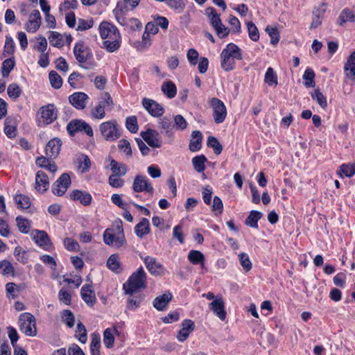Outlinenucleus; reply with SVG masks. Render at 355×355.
Here are the masks:
<instances>
[{
	"label": "nucleus",
	"instance_id": "26",
	"mask_svg": "<svg viewBox=\"0 0 355 355\" xmlns=\"http://www.w3.org/2000/svg\"><path fill=\"white\" fill-rule=\"evenodd\" d=\"M70 197L72 200L78 201L85 206L89 205L92 199L89 193L78 189L71 191Z\"/></svg>",
	"mask_w": 355,
	"mask_h": 355
},
{
	"label": "nucleus",
	"instance_id": "33",
	"mask_svg": "<svg viewBox=\"0 0 355 355\" xmlns=\"http://www.w3.org/2000/svg\"><path fill=\"white\" fill-rule=\"evenodd\" d=\"M263 214L260 211H251L245 219V223L250 227L258 228V221L261 218Z\"/></svg>",
	"mask_w": 355,
	"mask_h": 355
},
{
	"label": "nucleus",
	"instance_id": "28",
	"mask_svg": "<svg viewBox=\"0 0 355 355\" xmlns=\"http://www.w3.org/2000/svg\"><path fill=\"white\" fill-rule=\"evenodd\" d=\"M171 300V293L169 292L165 293L154 300L153 306L158 311H163Z\"/></svg>",
	"mask_w": 355,
	"mask_h": 355
},
{
	"label": "nucleus",
	"instance_id": "6",
	"mask_svg": "<svg viewBox=\"0 0 355 355\" xmlns=\"http://www.w3.org/2000/svg\"><path fill=\"white\" fill-rule=\"evenodd\" d=\"M73 54L76 60L80 63V67L85 69L93 68L92 63H87V61L92 56L91 49L83 42L76 43L73 48Z\"/></svg>",
	"mask_w": 355,
	"mask_h": 355
},
{
	"label": "nucleus",
	"instance_id": "7",
	"mask_svg": "<svg viewBox=\"0 0 355 355\" xmlns=\"http://www.w3.org/2000/svg\"><path fill=\"white\" fill-rule=\"evenodd\" d=\"M205 13L211 26L216 31L217 35L220 38L227 37L230 31L223 24L220 15L216 12V10L213 7H208L205 10Z\"/></svg>",
	"mask_w": 355,
	"mask_h": 355
},
{
	"label": "nucleus",
	"instance_id": "64",
	"mask_svg": "<svg viewBox=\"0 0 355 355\" xmlns=\"http://www.w3.org/2000/svg\"><path fill=\"white\" fill-rule=\"evenodd\" d=\"M94 26V20L90 19L85 20L84 19H79L78 22L77 31H86L91 28Z\"/></svg>",
	"mask_w": 355,
	"mask_h": 355
},
{
	"label": "nucleus",
	"instance_id": "60",
	"mask_svg": "<svg viewBox=\"0 0 355 355\" xmlns=\"http://www.w3.org/2000/svg\"><path fill=\"white\" fill-rule=\"evenodd\" d=\"M63 243L65 248L69 251L77 252L80 248L78 243L71 238H65Z\"/></svg>",
	"mask_w": 355,
	"mask_h": 355
},
{
	"label": "nucleus",
	"instance_id": "62",
	"mask_svg": "<svg viewBox=\"0 0 355 355\" xmlns=\"http://www.w3.org/2000/svg\"><path fill=\"white\" fill-rule=\"evenodd\" d=\"M77 0H65L59 8L60 12L67 11L70 9L75 10L78 8Z\"/></svg>",
	"mask_w": 355,
	"mask_h": 355
},
{
	"label": "nucleus",
	"instance_id": "45",
	"mask_svg": "<svg viewBox=\"0 0 355 355\" xmlns=\"http://www.w3.org/2000/svg\"><path fill=\"white\" fill-rule=\"evenodd\" d=\"M4 132L6 136L10 139L15 137L17 135V129L15 125L12 124V120L6 119L4 123Z\"/></svg>",
	"mask_w": 355,
	"mask_h": 355
},
{
	"label": "nucleus",
	"instance_id": "29",
	"mask_svg": "<svg viewBox=\"0 0 355 355\" xmlns=\"http://www.w3.org/2000/svg\"><path fill=\"white\" fill-rule=\"evenodd\" d=\"M150 230L149 221L146 218H143L135 227V232L139 238H143L145 235L148 234Z\"/></svg>",
	"mask_w": 355,
	"mask_h": 355
},
{
	"label": "nucleus",
	"instance_id": "44",
	"mask_svg": "<svg viewBox=\"0 0 355 355\" xmlns=\"http://www.w3.org/2000/svg\"><path fill=\"white\" fill-rule=\"evenodd\" d=\"M264 81L268 85H277V76L272 67H269L265 74Z\"/></svg>",
	"mask_w": 355,
	"mask_h": 355
},
{
	"label": "nucleus",
	"instance_id": "51",
	"mask_svg": "<svg viewBox=\"0 0 355 355\" xmlns=\"http://www.w3.org/2000/svg\"><path fill=\"white\" fill-rule=\"evenodd\" d=\"M76 337L82 343H85L87 341V331L85 325L80 322L77 324Z\"/></svg>",
	"mask_w": 355,
	"mask_h": 355
},
{
	"label": "nucleus",
	"instance_id": "3",
	"mask_svg": "<svg viewBox=\"0 0 355 355\" xmlns=\"http://www.w3.org/2000/svg\"><path fill=\"white\" fill-rule=\"evenodd\" d=\"M103 241L106 245L113 246L117 249L125 248L127 241L122 225H117L116 230L114 228L106 229L103 233Z\"/></svg>",
	"mask_w": 355,
	"mask_h": 355
},
{
	"label": "nucleus",
	"instance_id": "4",
	"mask_svg": "<svg viewBox=\"0 0 355 355\" xmlns=\"http://www.w3.org/2000/svg\"><path fill=\"white\" fill-rule=\"evenodd\" d=\"M146 273L143 268H138L123 284V290L126 294L132 295L139 289L146 288Z\"/></svg>",
	"mask_w": 355,
	"mask_h": 355
},
{
	"label": "nucleus",
	"instance_id": "24",
	"mask_svg": "<svg viewBox=\"0 0 355 355\" xmlns=\"http://www.w3.org/2000/svg\"><path fill=\"white\" fill-rule=\"evenodd\" d=\"M145 264L148 271L154 275H162L164 274L162 265L151 257H146L144 259Z\"/></svg>",
	"mask_w": 355,
	"mask_h": 355
},
{
	"label": "nucleus",
	"instance_id": "40",
	"mask_svg": "<svg viewBox=\"0 0 355 355\" xmlns=\"http://www.w3.org/2000/svg\"><path fill=\"white\" fill-rule=\"evenodd\" d=\"M337 174L340 177H343V174L349 178L353 176L355 174V164H342L340 166V169L337 171Z\"/></svg>",
	"mask_w": 355,
	"mask_h": 355
},
{
	"label": "nucleus",
	"instance_id": "49",
	"mask_svg": "<svg viewBox=\"0 0 355 355\" xmlns=\"http://www.w3.org/2000/svg\"><path fill=\"white\" fill-rule=\"evenodd\" d=\"M15 200L19 208L28 209L31 206V200L28 196L18 194L15 197Z\"/></svg>",
	"mask_w": 355,
	"mask_h": 355
},
{
	"label": "nucleus",
	"instance_id": "20",
	"mask_svg": "<svg viewBox=\"0 0 355 355\" xmlns=\"http://www.w3.org/2000/svg\"><path fill=\"white\" fill-rule=\"evenodd\" d=\"M210 309L221 320H224L226 318V312L225 311V302L222 297L217 296L209 304Z\"/></svg>",
	"mask_w": 355,
	"mask_h": 355
},
{
	"label": "nucleus",
	"instance_id": "1",
	"mask_svg": "<svg viewBox=\"0 0 355 355\" xmlns=\"http://www.w3.org/2000/svg\"><path fill=\"white\" fill-rule=\"evenodd\" d=\"M99 32L101 38L104 40L103 46L108 52L112 53L119 49L121 35L116 26L109 22L103 21L99 26Z\"/></svg>",
	"mask_w": 355,
	"mask_h": 355
},
{
	"label": "nucleus",
	"instance_id": "50",
	"mask_svg": "<svg viewBox=\"0 0 355 355\" xmlns=\"http://www.w3.org/2000/svg\"><path fill=\"white\" fill-rule=\"evenodd\" d=\"M49 81L53 87L59 89L62 87V80L60 76L55 71H51L49 75Z\"/></svg>",
	"mask_w": 355,
	"mask_h": 355
},
{
	"label": "nucleus",
	"instance_id": "19",
	"mask_svg": "<svg viewBox=\"0 0 355 355\" xmlns=\"http://www.w3.org/2000/svg\"><path fill=\"white\" fill-rule=\"evenodd\" d=\"M62 142L59 138L51 139L46 144L45 151L46 156L50 159H54L58 156Z\"/></svg>",
	"mask_w": 355,
	"mask_h": 355
},
{
	"label": "nucleus",
	"instance_id": "57",
	"mask_svg": "<svg viewBox=\"0 0 355 355\" xmlns=\"http://www.w3.org/2000/svg\"><path fill=\"white\" fill-rule=\"evenodd\" d=\"M91 167V161L87 155H82L80 158L78 168L82 173L87 172Z\"/></svg>",
	"mask_w": 355,
	"mask_h": 355
},
{
	"label": "nucleus",
	"instance_id": "41",
	"mask_svg": "<svg viewBox=\"0 0 355 355\" xmlns=\"http://www.w3.org/2000/svg\"><path fill=\"white\" fill-rule=\"evenodd\" d=\"M49 33V40L52 46L60 48L64 45L61 34L55 31H50Z\"/></svg>",
	"mask_w": 355,
	"mask_h": 355
},
{
	"label": "nucleus",
	"instance_id": "43",
	"mask_svg": "<svg viewBox=\"0 0 355 355\" xmlns=\"http://www.w3.org/2000/svg\"><path fill=\"white\" fill-rule=\"evenodd\" d=\"M15 62L14 59L8 58L5 60L2 63L1 67V75L3 77H8L10 73V71L15 67Z\"/></svg>",
	"mask_w": 355,
	"mask_h": 355
},
{
	"label": "nucleus",
	"instance_id": "5",
	"mask_svg": "<svg viewBox=\"0 0 355 355\" xmlns=\"http://www.w3.org/2000/svg\"><path fill=\"white\" fill-rule=\"evenodd\" d=\"M114 103L110 94L107 92L103 94L98 104L91 109V116L93 119L101 120L105 116V110H111Z\"/></svg>",
	"mask_w": 355,
	"mask_h": 355
},
{
	"label": "nucleus",
	"instance_id": "11",
	"mask_svg": "<svg viewBox=\"0 0 355 355\" xmlns=\"http://www.w3.org/2000/svg\"><path fill=\"white\" fill-rule=\"evenodd\" d=\"M140 0H123L118 2L114 13L119 22H124V15L129 10H134L139 3Z\"/></svg>",
	"mask_w": 355,
	"mask_h": 355
},
{
	"label": "nucleus",
	"instance_id": "38",
	"mask_svg": "<svg viewBox=\"0 0 355 355\" xmlns=\"http://www.w3.org/2000/svg\"><path fill=\"white\" fill-rule=\"evenodd\" d=\"M114 332L117 333L118 331L116 329H106L103 333V343L107 348H110L113 346L114 342Z\"/></svg>",
	"mask_w": 355,
	"mask_h": 355
},
{
	"label": "nucleus",
	"instance_id": "31",
	"mask_svg": "<svg viewBox=\"0 0 355 355\" xmlns=\"http://www.w3.org/2000/svg\"><path fill=\"white\" fill-rule=\"evenodd\" d=\"M347 21H355V15L349 8H345L341 11L338 19V24L342 26Z\"/></svg>",
	"mask_w": 355,
	"mask_h": 355
},
{
	"label": "nucleus",
	"instance_id": "55",
	"mask_svg": "<svg viewBox=\"0 0 355 355\" xmlns=\"http://www.w3.org/2000/svg\"><path fill=\"white\" fill-rule=\"evenodd\" d=\"M125 126L130 132H137L139 129L137 117L135 116L128 117L125 121Z\"/></svg>",
	"mask_w": 355,
	"mask_h": 355
},
{
	"label": "nucleus",
	"instance_id": "22",
	"mask_svg": "<svg viewBox=\"0 0 355 355\" xmlns=\"http://www.w3.org/2000/svg\"><path fill=\"white\" fill-rule=\"evenodd\" d=\"M33 241L44 249H48L51 243L47 233L42 230H35L31 233Z\"/></svg>",
	"mask_w": 355,
	"mask_h": 355
},
{
	"label": "nucleus",
	"instance_id": "23",
	"mask_svg": "<svg viewBox=\"0 0 355 355\" xmlns=\"http://www.w3.org/2000/svg\"><path fill=\"white\" fill-rule=\"evenodd\" d=\"M194 322L191 320H184L182 322V329L179 331L177 338L180 342L186 340L189 334L194 330Z\"/></svg>",
	"mask_w": 355,
	"mask_h": 355
},
{
	"label": "nucleus",
	"instance_id": "10",
	"mask_svg": "<svg viewBox=\"0 0 355 355\" xmlns=\"http://www.w3.org/2000/svg\"><path fill=\"white\" fill-rule=\"evenodd\" d=\"M67 130L70 136H74L76 132H84L89 137H93L92 128L86 121L81 119H73L67 125Z\"/></svg>",
	"mask_w": 355,
	"mask_h": 355
},
{
	"label": "nucleus",
	"instance_id": "9",
	"mask_svg": "<svg viewBox=\"0 0 355 355\" xmlns=\"http://www.w3.org/2000/svg\"><path fill=\"white\" fill-rule=\"evenodd\" d=\"M118 124L115 120L102 123L99 130L103 138L107 141H115L121 136L118 130Z\"/></svg>",
	"mask_w": 355,
	"mask_h": 355
},
{
	"label": "nucleus",
	"instance_id": "16",
	"mask_svg": "<svg viewBox=\"0 0 355 355\" xmlns=\"http://www.w3.org/2000/svg\"><path fill=\"white\" fill-rule=\"evenodd\" d=\"M132 189L135 192L139 193L146 191L147 193H153V187L148 182L145 176L137 175L133 181Z\"/></svg>",
	"mask_w": 355,
	"mask_h": 355
},
{
	"label": "nucleus",
	"instance_id": "42",
	"mask_svg": "<svg viewBox=\"0 0 355 355\" xmlns=\"http://www.w3.org/2000/svg\"><path fill=\"white\" fill-rule=\"evenodd\" d=\"M311 96L313 100L317 101L322 108H326L327 107V98L319 89H315L311 92Z\"/></svg>",
	"mask_w": 355,
	"mask_h": 355
},
{
	"label": "nucleus",
	"instance_id": "56",
	"mask_svg": "<svg viewBox=\"0 0 355 355\" xmlns=\"http://www.w3.org/2000/svg\"><path fill=\"white\" fill-rule=\"evenodd\" d=\"M0 270L1 272L3 275L14 274V267L12 266V263L7 260H3L0 261Z\"/></svg>",
	"mask_w": 355,
	"mask_h": 355
},
{
	"label": "nucleus",
	"instance_id": "59",
	"mask_svg": "<svg viewBox=\"0 0 355 355\" xmlns=\"http://www.w3.org/2000/svg\"><path fill=\"white\" fill-rule=\"evenodd\" d=\"M266 31L268 33L270 37V42L272 44H276L279 40V32L277 28H271L268 26L266 28Z\"/></svg>",
	"mask_w": 355,
	"mask_h": 355
},
{
	"label": "nucleus",
	"instance_id": "58",
	"mask_svg": "<svg viewBox=\"0 0 355 355\" xmlns=\"http://www.w3.org/2000/svg\"><path fill=\"white\" fill-rule=\"evenodd\" d=\"M239 261L243 269L246 272H248L252 268V263L250 260L249 256L245 253L242 252L239 255Z\"/></svg>",
	"mask_w": 355,
	"mask_h": 355
},
{
	"label": "nucleus",
	"instance_id": "46",
	"mask_svg": "<svg viewBox=\"0 0 355 355\" xmlns=\"http://www.w3.org/2000/svg\"><path fill=\"white\" fill-rule=\"evenodd\" d=\"M107 266L109 269L115 272H119L121 269L118 257L116 254H112L107 261Z\"/></svg>",
	"mask_w": 355,
	"mask_h": 355
},
{
	"label": "nucleus",
	"instance_id": "63",
	"mask_svg": "<svg viewBox=\"0 0 355 355\" xmlns=\"http://www.w3.org/2000/svg\"><path fill=\"white\" fill-rule=\"evenodd\" d=\"M15 51V43L13 39L10 36L6 37V42L4 45V54L8 55H12Z\"/></svg>",
	"mask_w": 355,
	"mask_h": 355
},
{
	"label": "nucleus",
	"instance_id": "25",
	"mask_svg": "<svg viewBox=\"0 0 355 355\" xmlns=\"http://www.w3.org/2000/svg\"><path fill=\"white\" fill-rule=\"evenodd\" d=\"M49 187V178L42 171H39L35 176V189L39 192H45Z\"/></svg>",
	"mask_w": 355,
	"mask_h": 355
},
{
	"label": "nucleus",
	"instance_id": "8",
	"mask_svg": "<svg viewBox=\"0 0 355 355\" xmlns=\"http://www.w3.org/2000/svg\"><path fill=\"white\" fill-rule=\"evenodd\" d=\"M19 329L28 336L37 334L36 322L34 316L29 313H23L19 318Z\"/></svg>",
	"mask_w": 355,
	"mask_h": 355
},
{
	"label": "nucleus",
	"instance_id": "13",
	"mask_svg": "<svg viewBox=\"0 0 355 355\" xmlns=\"http://www.w3.org/2000/svg\"><path fill=\"white\" fill-rule=\"evenodd\" d=\"M70 184V176L67 173H63L53 183L52 186V192L58 196H62L65 193Z\"/></svg>",
	"mask_w": 355,
	"mask_h": 355
},
{
	"label": "nucleus",
	"instance_id": "27",
	"mask_svg": "<svg viewBox=\"0 0 355 355\" xmlns=\"http://www.w3.org/2000/svg\"><path fill=\"white\" fill-rule=\"evenodd\" d=\"M80 294L87 304L92 306L96 303V298L92 289V284L84 285L81 288Z\"/></svg>",
	"mask_w": 355,
	"mask_h": 355
},
{
	"label": "nucleus",
	"instance_id": "12",
	"mask_svg": "<svg viewBox=\"0 0 355 355\" xmlns=\"http://www.w3.org/2000/svg\"><path fill=\"white\" fill-rule=\"evenodd\" d=\"M210 105L213 109V117L216 123H223L227 116V110L222 101L217 98H211Z\"/></svg>",
	"mask_w": 355,
	"mask_h": 355
},
{
	"label": "nucleus",
	"instance_id": "17",
	"mask_svg": "<svg viewBox=\"0 0 355 355\" xmlns=\"http://www.w3.org/2000/svg\"><path fill=\"white\" fill-rule=\"evenodd\" d=\"M142 105L148 113L155 117L162 116L164 112L163 107L152 99L144 98L142 100Z\"/></svg>",
	"mask_w": 355,
	"mask_h": 355
},
{
	"label": "nucleus",
	"instance_id": "30",
	"mask_svg": "<svg viewBox=\"0 0 355 355\" xmlns=\"http://www.w3.org/2000/svg\"><path fill=\"white\" fill-rule=\"evenodd\" d=\"M192 139L189 143V150L191 152H196L201 148V142L202 139V134L200 131L195 130L192 132Z\"/></svg>",
	"mask_w": 355,
	"mask_h": 355
},
{
	"label": "nucleus",
	"instance_id": "47",
	"mask_svg": "<svg viewBox=\"0 0 355 355\" xmlns=\"http://www.w3.org/2000/svg\"><path fill=\"white\" fill-rule=\"evenodd\" d=\"M207 146L213 148L216 155H220L223 150V146L218 140L214 136H209L207 139Z\"/></svg>",
	"mask_w": 355,
	"mask_h": 355
},
{
	"label": "nucleus",
	"instance_id": "61",
	"mask_svg": "<svg viewBox=\"0 0 355 355\" xmlns=\"http://www.w3.org/2000/svg\"><path fill=\"white\" fill-rule=\"evenodd\" d=\"M14 255L17 259L22 263H26L28 260L27 252L24 250L20 246H17L14 250Z\"/></svg>",
	"mask_w": 355,
	"mask_h": 355
},
{
	"label": "nucleus",
	"instance_id": "21",
	"mask_svg": "<svg viewBox=\"0 0 355 355\" xmlns=\"http://www.w3.org/2000/svg\"><path fill=\"white\" fill-rule=\"evenodd\" d=\"M89 96L84 92H75L69 96V103L76 109L85 107Z\"/></svg>",
	"mask_w": 355,
	"mask_h": 355
},
{
	"label": "nucleus",
	"instance_id": "54",
	"mask_svg": "<svg viewBox=\"0 0 355 355\" xmlns=\"http://www.w3.org/2000/svg\"><path fill=\"white\" fill-rule=\"evenodd\" d=\"M7 92L11 98L16 99L20 96L21 89L17 84L12 83L8 86Z\"/></svg>",
	"mask_w": 355,
	"mask_h": 355
},
{
	"label": "nucleus",
	"instance_id": "39",
	"mask_svg": "<svg viewBox=\"0 0 355 355\" xmlns=\"http://www.w3.org/2000/svg\"><path fill=\"white\" fill-rule=\"evenodd\" d=\"M188 259L193 264L200 263L203 265L205 261V256L201 252L198 250H191L188 254Z\"/></svg>",
	"mask_w": 355,
	"mask_h": 355
},
{
	"label": "nucleus",
	"instance_id": "18",
	"mask_svg": "<svg viewBox=\"0 0 355 355\" xmlns=\"http://www.w3.org/2000/svg\"><path fill=\"white\" fill-rule=\"evenodd\" d=\"M142 139L152 148H159L162 146V141L159 133L154 130L148 129L140 133Z\"/></svg>",
	"mask_w": 355,
	"mask_h": 355
},
{
	"label": "nucleus",
	"instance_id": "15",
	"mask_svg": "<svg viewBox=\"0 0 355 355\" xmlns=\"http://www.w3.org/2000/svg\"><path fill=\"white\" fill-rule=\"evenodd\" d=\"M42 17L38 10H34L29 15L28 21L25 24V29L31 33H35L40 27Z\"/></svg>",
	"mask_w": 355,
	"mask_h": 355
},
{
	"label": "nucleus",
	"instance_id": "48",
	"mask_svg": "<svg viewBox=\"0 0 355 355\" xmlns=\"http://www.w3.org/2000/svg\"><path fill=\"white\" fill-rule=\"evenodd\" d=\"M17 225L19 231L22 233H28L31 228L30 221L23 218L22 216H17L16 218Z\"/></svg>",
	"mask_w": 355,
	"mask_h": 355
},
{
	"label": "nucleus",
	"instance_id": "36",
	"mask_svg": "<svg viewBox=\"0 0 355 355\" xmlns=\"http://www.w3.org/2000/svg\"><path fill=\"white\" fill-rule=\"evenodd\" d=\"M162 91L168 98H173L177 93L175 85L171 80L165 81L162 86Z\"/></svg>",
	"mask_w": 355,
	"mask_h": 355
},
{
	"label": "nucleus",
	"instance_id": "14",
	"mask_svg": "<svg viewBox=\"0 0 355 355\" xmlns=\"http://www.w3.org/2000/svg\"><path fill=\"white\" fill-rule=\"evenodd\" d=\"M40 113L44 125L51 124L57 119V110L53 104L42 107Z\"/></svg>",
	"mask_w": 355,
	"mask_h": 355
},
{
	"label": "nucleus",
	"instance_id": "35",
	"mask_svg": "<svg viewBox=\"0 0 355 355\" xmlns=\"http://www.w3.org/2000/svg\"><path fill=\"white\" fill-rule=\"evenodd\" d=\"M345 70L349 78L355 79V51L349 57L345 65Z\"/></svg>",
	"mask_w": 355,
	"mask_h": 355
},
{
	"label": "nucleus",
	"instance_id": "34",
	"mask_svg": "<svg viewBox=\"0 0 355 355\" xmlns=\"http://www.w3.org/2000/svg\"><path fill=\"white\" fill-rule=\"evenodd\" d=\"M207 162V157L204 155H200L193 157L192 164L196 171L203 173L205 169V162Z\"/></svg>",
	"mask_w": 355,
	"mask_h": 355
},
{
	"label": "nucleus",
	"instance_id": "32",
	"mask_svg": "<svg viewBox=\"0 0 355 355\" xmlns=\"http://www.w3.org/2000/svg\"><path fill=\"white\" fill-rule=\"evenodd\" d=\"M110 168L112 171V175L123 176L127 173V167L124 164H119L116 160L110 158Z\"/></svg>",
	"mask_w": 355,
	"mask_h": 355
},
{
	"label": "nucleus",
	"instance_id": "2",
	"mask_svg": "<svg viewBox=\"0 0 355 355\" xmlns=\"http://www.w3.org/2000/svg\"><path fill=\"white\" fill-rule=\"evenodd\" d=\"M243 60L241 49L235 44L230 43L220 53V67L225 71L235 67L236 60Z\"/></svg>",
	"mask_w": 355,
	"mask_h": 355
},
{
	"label": "nucleus",
	"instance_id": "37",
	"mask_svg": "<svg viewBox=\"0 0 355 355\" xmlns=\"http://www.w3.org/2000/svg\"><path fill=\"white\" fill-rule=\"evenodd\" d=\"M159 123L161 128L165 131L166 135L169 137H172L174 125L171 119L166 116L163 117L160 119Z\"/></svg>",
	"mask_w": 355,
	"mask_h": 355
},
{
	"label": "nucleus",
	"instance_id": "52",
	"mask_svg": "<svg viewBox=\"0 0 355 355\" xmlns=\"http://www.w3.org/2000/svg\"><path fill=\"white\" fill-rule=\"evenodd\" d=\"M247 27L249 37L254 42L258 41L259 39V33L255 24L252 21H248Z\"/></svg>",
	"mask_w": 355,
	"mask_h": 355
},
{
	"label": "nucleus",
	"instance_id": "53",
	"mask_svg": "<svg viewBox=\"0 0 355 355\" xmlns=\"http://www.w3.org/2000/svg\"><path fill=\"white\" fill-rule=\"evenodd\" d=\"M315 73L311 69H306L303 75V79L305 80L304 85L306 87H312L315 86L314 82Z\"/></svg>",
	"mask_w": 355,
	"mask_h": 355
}]
</instances>
